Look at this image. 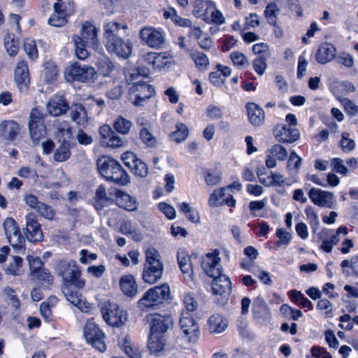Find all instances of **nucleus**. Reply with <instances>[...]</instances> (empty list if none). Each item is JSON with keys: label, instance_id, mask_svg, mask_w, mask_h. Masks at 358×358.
Instances as JSON below:
<instances>
[{"label": "nucleus", "instance_id": "1", "mask_svg": "<svg viewBox=\"0 0 358 358\" xmlns=\"http://www.w3.org/2000/svg\"><path fill=\"white\" fill-rule=\"evenodd\" d=\"M143 279L149 284H154L162 276L164 264L159 252L154 248H149L145 252Z\"/></svg>", "mask_w": 358, "mask_h": 358}, {"label": "nucleus", "instance_id": "2", "mask_svg": "<svg viewBox=\"0 0 358 358\" xmlns=\"http://www.w3.org/2000/svg\"><path fill=\"white\" fill-rule=\"evenodd\" d=\"M171 291L167 284L155 286L145 292L138 302V307L141 310L155 309L170 299Z\"/></svg>", "mask_w": 358, "mask_h": 358}, {"label": "nucleus", "instance_id": "3", "mask_svg": "<svg viewBox=\"0 0 358 358\" xmlns=\"http://www.w3.org/2000/svg\"><path fill=\"white\" fill-rule=\"evenodd\" d=\"M96 76L97 73L94 67L81 65L78 62L73 63L65 70V78L69 82L93 83L96 80Z\"/></svg>", "mask_w": 358, "mask_h": 358}, {"label": "nucleus", "instance_id": "4", "mask_svg": "<svg viewBox=\"0 0 358 358\" xmlns=\"http://www.w3.org/2000/svg\"><path fill=\"white\" fill-rule=\"evenodd\" d=\"M57 271L64 281L71 283L78 288L84 287L85 280L80 278V271L76 262L60 260L57 264Z\"/></svg>", "mask_w": 358, "mask_h": 358}, {"label": "nucleus", "instance_id": "5", "mask_svg": "<svg viewBox=\"0 0 358 358\" xmlns=\"http://www.w3.org/2000/svg\"><path fill=\"white\" fill-rule=\"evenodd\" d=\"M101 313L104 320L113 327H120L127 320V312L114 302H104L101 307Z\"/></svg>", "mask_w": 358, "mask_h": 358}, {"label": "nucleus", "instance_id": "6", "mask_svg": "<svg viewBox=\"0 0 358 358\" xmlns=\"http://www.w3.org/2000/svg\"><path fill=\"white\" fill-rule=\"evenodd\" d=\"M83 335L88 343L100 352L106 350L104 334L93 322L87 321L83 328Z\"/></svg>", "mask_w": 358, "mask_h": 358}, {"label": "nucleus", "instance_id": "7", "mask_svg": "<svg viewBox=\"0 0 358 358\" xmlns=\"http://www.w3.org/2000/svg\"><path fill=\"white\" fill-rule=\"evenodd\" d=\"M142 41L151 48L159 49L166 42L165 34L162 29L153 27H145L140 31Z\"/></svg>", "mask_w": 358, "mask_h": 358}, {"label": "nucleus", "instance_id": "8", "mask_svg": "<svg viewBox=\"0 0 358 358\" xmlns=\"http://www.w3.org/2000/svg\"><path fill=\"white\" fill-rule=\"evenodd\" d=\"M347 233L348 229L345 227H338L336 231L328 229H322L317 234L319 241L321 243L320 248L326 252H331L334 246L339 241V234Z\"/></svg>", "mask_w": 358, "mask_h": 358}, {"label": "nucleus", "instance_id": "9", "mask_svg": "<svg viewBox=\"0 0 358 358\" xmlns=\"http://www.w3.org/2000/svg\"><path fill=\"white\" fill-rule=\"evenodd\" d=\"M73 13V6L66 2H56L53 5V13L48 19V24L55 27H61L68 22L69 17Z\"/></svg>", "mask_w": 358, "mask_h": 358}, {"label": "nucleus", "instance_id": "10", "mask_svg": "<svg viewBox=\"0 0 358 358\" xmlns=\"http://www.w3.org/2000/svg\"><path fill=\"white\" fill-rule=\"evenodd\" d=\"M155 88L146 83L138 81L129 89L130 98L136 106H141L143 102L154 96Z\"/></svg>", "mask_w": 358, "mask_h": 358}, {"label": "nucleus", "instance_id": "11", "mask_svg": "<svg viewBox=\"0 0 358 358\" xmlns=\"http://www.w3.org/2000/svg\"><path fill=\"white\" fill-rule=\"evenodd\" d=\"M3 228L10 245L17 250L22 249L25 239L21 234L17 223L11 217L6 218L3 223Z\"/></svg>", "mask_w": 358, "mask_h": 358}, {"label": "nucleus", "instance_id": "12", "mask_svg": "<svg viewBox=\"0 0 358 358\" xmlns=\"http://www.w3.org/2000/svg\"><path fill=\"white\" fill-rule=\"evenodd\" d=\"M146 319L150 323L152 334H165L173 326V318L170 314H150L147 315Z\"/></svg>", "mask_w": 358, "mask_h": 358}, {"label": "nucleus", "instance_id": "13", "mask_svg": "<svg viewBox=\"0 0 358 358\" xmlns=\"http://www.w3.org/2000/svg\"><path fill=\"white\" fill-rule=\"evenodd\" d=\"M212 278H213V280L211 283V287L213 295L217 298V301L227 300L232 289L229 278L222 273Z\"/></svg>", "mask_w": 358, "mask_h": 358}, {"label": "nucleus", "instance_id": "14", "mask_svg": "<svg viewBox=\"0 0 358 358\" xmlns=\"http://www.w3.org/2000/svg\"><path fill=\"white\" fill-rule=\"evenodd\" d=\"M308 196L311 201L320 207L334 208L336 201L332 192L313 187L310 189Z\"/></svg>", "mask_w": 358, "mask_h": 358}, {"label": "nucleus", "instance_id": "15", "mask_svg": "<svg viewBox=\"0 0 358 358\" xmlns=\"http://www.w3.org/2000/svg\"><path fill=\"white\" fill-rule=\"evenodd\" d=\"M179 323L183 334L189 337L190 341H195L198 337L199 327L191 314L182 310Z\"/></svg>", "mask_w": 358, "mask_h": 358}, {"label": "nucleus", "instance_id": "16", "mask_svg": "<svg viewBox=\"0 0 358 358\" xmlns=\"http://www.w3.org/2000/svg\"><path fill=\"white\" fill-rule=\"evenodd\" d=\"M26 228L25 236L30 242L41 241L43 235L41 229V224L38 222L34 213H29L25 216Z\"/></svg>", "mask_w": 358, "mask_h": 358}, {"label": "nucleus", "instance_id": "17", "mask_svg": "<svg viewBox=\"0 0 358 358\" xmlns=\"http://www.w3.org/2000/svg\"><path fill=\"white\" fill-rule=\"evenodd\" d=\"M106 48L110 52L115 53L117 56L128 58L131 53L132 44L122 38L106 41Z\"/></svg>", "mask_w": 358, "mask_h": 358}, {"label": "nucleus", "instance_id": "18", "mask_svg": "<svg viewBox=\"0 0 358 358\" xmlns=\"http://www.w3.org/2000/svg\"><path fill=\"white\" fill-rule=\"evenodd\" d=\"M97 32L96 27L91 22L86 21L82 24L79 38L92 48L97 49L99 45Z\"/></svg>", "mask_w": 358, "mask_h": 358}, {"label": "nucleus", "instance_id": "19", "mask_svg": "<svg viewBox=\"0 0 358 358\" xmlns=\"http://www.w3.org/2000/svg\"><path fill=\"white\" fill-rule=\"evenodd\" d=\"M47 111L52 116H59L67 112L70 108L64 95L53 96L46 104Z\"/></svg>", "mask_w": 358, "mask_h": 358}, {"label": "nucleus", "instance_id": "20", "mask_svg": "<svg viewBox=\"0 0 358 358\" xmlns=\"http://www.w3.org/2000/svg\"><path fill=\"white\" fill-rule=\"evenodd\" d=\"M274 135L278 141L283 143H292L300 138V132L296 128L287 125L275 128Z\"/></svg>", "mask_w": 358, "mask_h": 358}, {"label": "nucleus", "instance_id": "21", "mask_svg": "<svg viewBox=\"0 0 358 358\" xmlns=\"http://www.w3.org/2000/svg\"><path fill=\"white\" fill-rule=\"evenodd\" d=\"M109 194H115L116 203L120 207L129 211H134L138 208V203L136 198L131 196L129 194L115 188L109 190Z\"/></svg>", "mask_w": 358, "mask_h": 358}, {"label": "nucleus", "instance_id": "22", "mask_svg": "<svg viewBox=\"0 0 358 358\" xmlns=\"http://www.w3.org/2000/svg\"><path fill=\"white\" fill-rule=\"evenodd\" d=\"M202 268L205 273L210 277L222 274L220 258L214 253L206 255L203 258Z\"/></svg>", "mask_w": 358, "mask_h": 358}, {"label": "nucleus", "instance_id": "23", "mask_svg": "<svg viewBox=\"0 0 358 358\" xmlns=\"http://www.w3.org/2000/svg\"><path fill=\"white\" fill-rule=\"evenodd\" d=\"M15 80L21 92L26 91L30 83L29 69L27 62L20 61L15 70Z\"/></svg>", "mask_w": 358, "mask_h": 358}, {"label": "nucleus", "instance_id": "24", "mask_svg": "<svg viewBox=\"0 0 358 358\" xmlns=\"http://www.w3.org/2000/svg\"><path fill=\"white\" fill-rule=\"evenodd\" d=\"M119 345L129 358H141L142 350L129 335L120 338Z\"/></svg>", "mask_w": 358, "mask_h": 358}, {"label": "nucleus", "instance_id": "25", "mask_svg": "<svg viewBox=\"0 0 358 358\" xmlns=\"http://www.w3.org/2000/svg\"><path fill=\"white\" fill-rule=\"evenodd\" d=\"M120 165V164L117 160L106 157H102L97 161L98 170L107 180H109V176L113 174Z\"/></svg>", "mask_w": 358, "mask_h": 358}, {"label": "nucleus", "instance_id": "26", "mask_svg": "<svg viewBox=\"0 0 358 358\" xmlns=\"http://www.w3.org/2000/svg\"><path fill=\"white\" fill-rule=\"evenodd\" d=\"M20 126L13 120L3 121L0 124V136L11 142L16 139L20 131Z\"/></svg>", "mask_w": 358, "mask_h": 358}, {"label": "nucleus", "instance_id": "27", "mask_svg": "<svg viewBox=\"0 0 358 358\" xmlns=\"http://www.w3.org/2000/svg\"><path fill=\"white\" fill-rule=\"evenodd\" d=\"M104 37L107 41L122 38L128 29L127 24H121L116 21L108 22L104 24Z\"/></svg>", "mask_w": 358, "mask_h": 358}, {"label": "nucleus", "instance_id": "28", "mask_svg": "<svg viewBox=\"0 0 358 358\" xmlns=\"http://www.w3.org/2000/svg\"><path fill=\"white\" fill-rule=\"evenodd\" d=\"M336 54L335 46L329 43H324L318 48L315 58L318 63L324 64L333 60Z\"/></svg>", "mask_w": 358, "mask_h": 358}, {"label": "nucleus", "instance_id": "29", "mask_svg": "<svg viewBox=\"0 0 358 358\" xmlns=\"http://www.w3.org/2000/svg\"><path fill=\"white\" fill-rule=\"evenodd\" d=\"M178 263L187 280H192L193 271L190 257L185 250L178 252Z\"/></svg>", "mask_w": 358, "mask_h": 358}, {"label": "nucleus", "instance_id": "30", "mask_svg": "<svg viewBox=\"0 0 358 358\" xmlns=\"http://www.w3.org/2000/svg\"><path fill=\"white\" fill-rule=\"evenodd\" d=\"M246 108L250 122L256 127L263 124L265 118L264 110L254 103H248Z\"/></svg>", "mask_w": 358, "mask_h": 358}, {"label": "nucleus", "instance_id": "31", "mask_svg": "<svg viewBox=\"0 0 358 358\" xmlns=\"http://www.w3.org/2000/svg\"><path fill=\"white\" fill-rule=\"evenodd\" d=\"M227 326V320L219 314L211 315L208 320V329L212 334L222 333Z\"/></svg>", "mask_w": 358, "mask_h": 358}, {"label": "nucleus", "instance_id": "32", "mask_svg": "<svg viewBox=\"0 0 358 358\" xmlns=\"http://www.w3.org/2000/svg\"><path fill=\"white\" fill-rule=\"evenodd\" d=\"M120 287L122 292L129 297L136 296L138 292V285L134 276L131 275H123L120 280Z\"/></svg>", "mask_w": 358, "mask_h": 358}, {"label": "nucleus", "instance_id": "33", "mask_svg": "<svg viewBox=\"0 0 358 358\" xmlns=\"http://www.w3.org/2000/svg\"><path fill=\"white\" fill-rule=\"evenodd\" d=\"M252 313L255 318L266 320L271 316L269 308L262 297H257L252 304Z\"/></svg>", "mask_w": 358, "mask_h": 358}, {"label": "nucleus", "instance_id": "34", "mask_svg": "<svg viewBox=\"0 0 358 358\" xmlns=\"http://www.w3.org/2000/svg\"><path fill=\"white\" fill-rule=\"evenodd\" d=\"M203 20L208 24H214L217 26H220L225 22V17L222 12L217 8L215 2H213L208 10V13Z\"/></svg>", "mask_w": 358, "mask_h": 358}, {"label": "nucleus", "instance_id": "35", "mask_svg": "<svg viewBox=\"0 0 358 358\" xmlns=\"http://www.w3.org/2000/svg\"><path fill=\"white\" fill-rule=\"evenodd\" d=\"M71 119L78 125H85L87 122V116L84 106L81 104H75L71 108Z\"/></svg>", "mask_w": 358, "mask_h": 358}, {"label": "nucleus", "instance_id": "36", "mask_svg": "<svg viewBox=\"0 0 358 358\" xmlns=\"http://www.w3.org/2000/svg\"><path fill=\"white\" fill-rule=\"evenodd\" d=\"M148 345L150 351L155 353L161 352L166 346V339L161 334L150 333Z\"/></svg>", "mask_w": 358, "mask_h": 358}, {"label": "nucleus", "instance_id": "37", "mask_svg": "<svg viewBox=\"0 0 358 358\" xmlns=\"http://www.w3.org/2000/svg\"><path fill=\"white\" fill-rule=\"evenodd\" d=\"M72 41L74 45L75 55L79 59L84 60L89 56L88 50L86 46H90L87 43L83 41L80 38L79 35L73 34L72 36Z\"/></svg>", "mask_w": 358, "mask_h": 358}, {"label": "nucleus", "instance_id": "38", "mask_svg": "<svg viewBox=\"0 0 358 358\" xmlns=\"http://www.w3.org/2000/svg\"><path fill=\"white\" fill-rule=\"evenodd\" d=\"M213 3V1L210 0H194L192 3L193 15L196 17L203 20Z\"/></svg>", "mask_w": 358, "mask_h": 358}, {"label": "nucleus", "instance_id": "39", "mask_svg": "<svg viewBox=\"0 0 358 358\" xmlns=\"http://www.w3.org/2000/svg\"><path fill=\"white\" fill-rule=\"evenodd\" d=\"M62 292L66 299L75 306H80L82 303L81 294L70 285H66Z\"/></svg>", "mask_w": 358, "mask_h": 358}, {"label": "nucleus", "instance_id": "40", "mask_svg": "<svg viewBox=\"0 0 358 358\" xmlns=\"http://www.w3.org/2000/svg\"><path fill=\"white\" fill-rule=\"evenodd\" d=\"M280 9L275 3H268L264 10V15L270 25H275Z\"/></svg>", "mask_w": 358, "mask_h": 358}, {"label": "nucleus", "instance_id": "41", "mask_svg": "<svg viewBox=\"0 0 358 358\" xmlns=\"http://www.w3.org/2000/svg\"><path fill=\"white\" fill-rule=\"evenodd\" d=\"M70 155V145L69 143L64 141L57 148L53 157L55 161L62 162L67 160Z\"/></svg>", "mask_w": 358, "mask_h": 358}, {"label": "nucleus", "instance_id": "42", "mask_svg": "<svg viewBox=\"0 0 358 358\" xmlns=\"http://www.w3.org/2000/svg\"><path fill=\"white\" fill-rule=\"evenodd\" d=\"M341 266L343 269V273L345 276L350 275L349 271L346 269L348 267L351 268L353 275H358V256H354L350 260H343Z\"/></svg>", "mask_w": 358, "mask_h": 358}, {"label": "nucleus", "instance_id": "43", "mask_svg": "<svg viewBox=\"0 0 358 358\" xmlns=\"http://www.w3.org/2000/svg\"><path fill=\"white\" fill-rule=\"evenodd\" d=\"M110 201L107 196L106 188L103 185L99 186L96 192L94 206L97 210H102L103 206Z\"/></svg>", "mask_w": 358, "mask_h": 358}, {"label": "nucleus", "instance_id": "44", "mask_svg": "<svg viewBox=\"0 0 358 358\" xmlns=\"http://www.w3.org/2000/svg\"><path fill=\"white\" fill-rule=\"evenodd\" d=\"M113 181L117 184L124 185L129 182V176L126 171L122 169L121 164L116 169V171L111 176H109V180Z\"/></svg>", "mask_w": 358, "mask_h": 358}, {"label": "nucleus", "instance_id": "45", "mask_svg": "<svg viewBox=\"0 0 358 358\" xmlns=\"http://www.w3.org/2000/svg\"><path fill=\"white\" fill-rule=\"evenodd\" d=\"M44 124V116L43 113L37 108H34L31 110L29 117L28 127L40 126L41 127Z\"/></svg>", "mask_w": 358, "mask_h": 358}, {"label": "nucleus", "instance_id": "46", "mask_svg": "<svg viewBox=\"0 0 358 358\" xmlns=\"http://www.w3.org/2000/svg\"><path fill=\"white\" fill-rule=\"evenodd\" d=\"M307 220L310 224L312 231L315 233L320 225V221L317 213L312 206H308L304 210Z\"/></svg>", "mask_w": 358, "mask_h": 358}, {"label": "nucleus", "instance_id": "47", "mask_svg": "<svg viewBox=\"0 0 358 358\" xmlns=\"http://www.w3.org/2000/svg\"><path fill=\"white\" fill-rule=\"evenodd\" d=\"M171 64L172 57L165 52H160L157 55L153 69L164 70L169 68Z\"/></svg>", "mask_w": 358, "mask_h": 358}, {"label": "nucleus", "instance_id": "48", "mask_svg": "<svg viewBox=\"0 0 358 358\" xmlns=\"http://www.w3.org/2000/svg\"><path fill=\"white\" fill-rule=\"evenodd\" d=\"M131 125L132 123L130 120L119 116L115 121L113 127L118 133L127 134L130 131Z\"/></svg>", "mask_w": 358, "mask_h": 358}, {"label": "nucleus", "instance_id": "49", "mask_svg": "<svg viewBox=\"0 0 358 358\" xmlns=\"http://www.w3.org/2000/svg\"><path fill=\"white\" fill-rule=\"evenodd\" d=\"M225 188L215 189L210 196L208 203L210 206H218L224 205L225 201Z\"/></svg>", "mask_w": 358, "mask_h": 358}, {"label": "nucleus", "instance_id": "50", "mask_svg": "<svg viewBox=\"0 0 358 358\" xmlns=\"http://www.w3.org/2000/svg\"><path fill=\"white\" fill-rule=\"evenodd\" d=\"M176 127L177 129L171 133V136L173 141L180 143L187 138L189 130L187 127L183 123H178Z\"/></svg>", "mask_w": 358, "mask_h": 358}, {"label": "nucleus", "instance_id": "51", "mask_svg": "<svg viewBox=\"0 0 358 358\" xmlns=\"http://www.w3.org/2000/svg\"><path fill=\"white\" fill-rule=\"evenodd\" d=\"M114 70V65L110 59L104 57L99 62L98 71L103 76H110Z\"/></svg>", "mask_w": 358, "mask_h": 358}, {"label": "nucleus", "instance_id": "52", "mask_svg": "<svg viewBox=\"0 0 358 358\" xmlns=\"http://www.w3.org/2000/svg\"><path fill=\"white\" fill-rule=\"evenodd\" d=\"M192 59L194 60L195 65L200 70H204L209 64V60L207 56L201 52H196L191 55Z\"/></svg>", "mask_w": 358, "mask_h": 358}, {"label": "nucleus", "instance_id": "53", "mask_svg": "<svg viewBox=\"0 0 358 358\" xmlns=\"http://www.w3.org/2000/svg\"><path fill=\"white\" fill-rule=\"evenodd\" d=\"M29 136L34 143L38 142L41 138H44L46 135L45 125L35 126L29 128Z\"/></svg>", "mask_w": 358, "mask_h": 358}, {"label": "nucleus", "instance_id": "54", "mask_svg": "<svg viewBox=\"0 0 358 358\" xmlns=\"http://www.w3.org/2000/svg\"><path fill=\"white\" fill-rule=\"evenodd\" d=\"M124 140L115 131H113V134L107 138V140L104 141V143L102 144L106 147L115 148L124 145Z\"/></svg>", "mask_w": 358, "mask_h": 358}, {"label": "nucleus", "instance_id": "55", "mask_svg": "<svg viewBox=\"0 0 358 358\" xmlns=\"http://www.w3.org/2000/svg\"><path fill=\"white\" fill-rule=\"evenodd\" d=\"M33 276L38 280L41 281L42 285L45 286H50L52 285L53 281V277L48 271V270L43 268L41 271H39Z\"/></svg>", "mask_w": 358, "mask_h": 358}, {"label": "nucleus", "instance_id": "56", "mask_svg": "<svg viewBox=\"0 0 358 358\" xmlns=\"http://www.w3.org/2000/svg\"><path fill=\"white\" fill-rule=\"evenodd\" d=\"M340 147L345 152H351L355 146V141L350 138V134L348 132L342 134V138L339 142Z\"/></svg>", "mask_w": 358, "mask_h": 358}, {"label": "nucleus", "instance_id": "57", "mask_svg": "<svg viewBox=\"0 0 358 358\" xmlns=\"http://www.w3.org/2000/svg\"><path fill=\"white\" fill-rule=\"evenodd\" d=\"M182 301L186 308V310H184L185 312L189 313L196 310L198 303L193 294L187 292L185 293L182 296Z\"/></svg>", "mask_w": 358, "mask_h": 358}, {"label": "nucleus", "instance_id": "58", "mask_svg": "<svg viewBox=\"0 0 358 358\" xmlns=\"http://www.w3.org/2000/svg\"><path fill=\"white\" fill-rule=\"evenodd\" d=\"M268 152H270L280 161L285 160L288 155V152L286 148L280 144L273 145Z\"/></svg>", "mask_w": 358, "mask_h": 358}, {"label": "nucleus", "instance_id": "59", "mask_svg": "<svg viewBox=\"0 0 358 358\" xmlns=\"http://www.w3.org/2000/svg\"><path fill=\"white\" fill-rule=\"evenodd\" d=\"M24 49L30 59H34L38 57V50L35 41L27 38L24 43Z\"/></svg>", "mask_w": 358, "mask_h": 358}, {"label": "nucleus", "instance_id": "60", "mask_svg": "<svg viewBox=\"0 0 358 358\" xmlns=\"http://www.w3.org/2000/svg\"><path fill=\"white\" fill-rule=\"evenodd\" d=\"M231 59L235 66L241 68L248 66L249 62L247 57L240 52H233L231 53Z\"/></svg>", "mask_w": 358, "mask_h": 358}, {"label": "nucleus", "instance_id": "61", "mask_svg": "<svg viewBox=\"0 0 358 358\" xmlns=\"http://www.w3.org/2000/svg\"><path fill=\"white\" fill-rule=\"evenodd\" d=\"M27 259L29 262V269L32 275L43 269V262L38 257L27 255Z\"/></svg>", "mask_w": 358, "mask_h": 358}, {"label": "nucleus", "instance_id": "62", "mask_svg": "<svg viewBox=\"0 0 358 358\" xmlns=\"http://www.w3.org/2000/svg\"><path fill=\"white\" fill-rule=\"evenodd\" d=\"M301 158L298 156L294 151H292L287 161V169L294 170V171L297 173L301 166Z\"/></svg>", "mask_w": 358, "mask_h": 358}, {"label": "nucleus", "instance_id": "63", "mask_svg": "<svg viewBox=\"0 0 358 358\" xmlns=\"http://www.w3.org/2000/svg\"><path fill=\"white\" fill-rule=\"evenodd\" d=\"M341 105L345 111L351 116H355L358 113V106L351 100L343 98L340 99Z\"/></svg>", "mask_w": 358, "mask_h": 358}, {"label": "nucleus", "instance_id": "64", "mask_svg": "<svg viewBox=\"0 0 358 358\" xmlns=\"http://www.w3.org/2000/svg\"><path fill=\"white\" fill-rule=\"evenodd\" d=\"M267 59L268 57H257L255 59H254L252 64L253 68L258 75L262 76L265 73L267 68Z\"/></svg>", "mask_w": 358, "mask_h": 358}]
</instances>
